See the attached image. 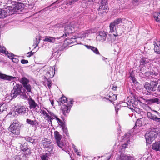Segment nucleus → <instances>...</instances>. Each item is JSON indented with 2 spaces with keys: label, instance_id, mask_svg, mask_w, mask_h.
Returning a JSON list of instances; mask_svg holds the SVG:
<instances>
[{
  "label": "nucleus",
  "instance_id": "1",
  "mask_svg": "<svg viewBox=\"0 0 160 160\" xmlns=\"http://www.w3.org/2000/svg\"><path fill=\"white\" fill-rule=\"evenodd\" d=\"M73 25V23L72 22L70 24L68 25L67 26H66L64 28L65 31L64 33V34H63L62 36H61V37L56 38L51 37H47L45 38L43 41L50 43H54L55 42L56 39L58 40L60 39L62 37L63 38L66 37L68 35L69 33H72L73 31H74V30H75L78 28V27L76 26H72Z\"/></svg>",
  "mask_w": 160,
  "mask_h": 160
},
{
  "label": "nucleus",
  "instance_id": "2",
  "mask_svg": "<svg viewBox=\"0 0 160 160\" xmlns=\"http://www.w3.org/2000/svg\"><path fill=\"white\" fill-rule=\"evenodd\" d=\"M18 95L20 96L21 98L24 100L27 99L25 90L22 86L18 85L14 86L13 89L11 91V96L13 98H16Z\"/></svg>",
  "mask_w": 160,
  "mask_h": 160
},
{
  "label": "nucleus",
  "instance_id": "3",
  "mask_svg": "<svg viewBox=\"0 0 160 160\" xmlns=\"http://www.w3.org/2000/svg\"><path fill=\"white\" fill-rule=\"evenodd\" d=\"M21 125L19 122L16 120H14L8 128L9 131L15 135L20 134Z\"/></svg>",
  "mask_w": 160,
  "mask_h": 160
},
{
  "label": "nucleus",
  "instance_id": "4",
  "mask_svg": "<svg viewBox=\"0 0 160 160\" xmlns=\"http://www.w3.org/2000/svg\"><path fill=\"white\" fill-rule=\"evenodd\" d=\"M46 109L47 111L42 109H41L40 113L44 119L47 120L49 124H52L53 118L52 114H54V113L52 112L48 111Z\"/></svg>",
  "mask_w": 160,
  "mask_h": 160
},
{
  "label": "nucleus",
  "instance_id": "5",
  "mask_svg": "<svg viewBox=\"0 0 160 160\" xmlns=\"http://www.w3.org/2000/svg\"><path fill=\"white\" fill-rule=\"evenodd\" d=\"M158 134L156 131L151 130L148 133H146L145 135V138L147 143H151L157 137Z\"/></svg>",
  "mask_w": 160,
  "mask_h": 160
},
{
  "label": "nucleus",
  "instance_id": "6",
  "mask_svg": "<svg viewBox=\"0 0 160 160\" xmlns=\"http://www.w3.org/2000/svg\"><path fill=\"white\" fill-rule=\"evenodd\" d=\"M8 4H11L14 6V11L15 12H19L22 11L23 9V4L22 3L17 4V2L14 0H8Z\"/></svg>",
  "mask_w": 160,
  "mask_h": 160
},
{
  "label": "nucleus",
  "instance_id": "7",
  "mask_svg": "<svg viewBox=\"0 0 160 160\" xmlns=\"http://www.w3.org/2000/svg\"><path fill=\"white\" fill-rule=\"evenodd\" d=\"M155 113H157L158 114V112L156 111H154L152 112H148L147 113V116L150 119L160 123V118L158 117L157 116Z\"/></svg>",
  "mask_w": 160,
  "mask_h": 160
},
{
  "label": "nucleus",
  "instance_id": "8",
  "mask_svg": "<svg viewBox=\"0 0 160 160\" xmlns=\"http://www.w3.org/2000/svg\"><path fill=\"white\" fill-rule=\"evenodd\" d=\"M71 107V105L68 103H65L62 105L61 109L64 115H66V113L70 112Z\"/></svg>",
  "mask_w": 160,
  "mask_h": 160
},
{
  "label": "nucleus",
  "instance_id": "9",
  "mask_svg": "<svg viewBox=\"0 0 160 160\" xmlns=\"http://www.w3.org/2000/svg\"><path fill=\"white\" fill-rule=\"evenodd\" d=\"M55 68L50 67H48L45 70L46 72V76L48 78H52L54 76L55 74L54 69Z\"/></svg>",
  "mask_w": 160,
  "mask_h": 160
},
{
  "label": "nucleus",
  "instance_id": "10",
  "mask_svg": "<svg viewBox=\"0 0 160 160\" xmlns=\"http://www.w3.org/2000/svg\"><path fill=\"white\" fill-rule=\"evenodd\" d=\"M107 34L106 32L104 31L99 32L98 35L96 37L97 41H105L106 38Z\"/></svg>",
  "mask_w": 160,
  "mask_h": 160
},
{
  "label": "nucleus",
  "instance_id": "11",
  "mask_svg": "<svg viewBox=\"0 0 160 160\" xmlns=\"http://www.w3.org/2000/svg\"><path fill=\"white\" fill-rule=\"evenodd\" d=\"M27 99L28 100V103L29 105V107L31 109H34L38 106V104L35 101L31 98H27Z\"/></svg>",
  "mask_w": 160,
  "mask_h": 160
},
{
  "label": "nucleus",
  "instance_id": "12",
  "mask_svg": "<svg viewBox=\"0 0 160 160\" xmlns=\"http://www.w3.org/2000/svg\"><path fill=\"white\" fill-rule=\"evenodd\" d=\"M5 9L7 13V14H8V15H12L15 12V11H14V6L12 5V6H7V8H5Z\"/></svg>",
  "mask_w": 160,
  "mask_h": 160
},
{
  "label": "nucleus",
  "instance_id": "13",
  "mask_svg": "<svg viewBox=\"0 0 160 160\" xmlns=\"http://www.w3.org/2000/svg\"><path fill=\"white\" fill-rule=\"evenodd\" d=\"M101 5L100 6L99 9V10L101 11L102 10H105V12H107L108 10V5L106 4L105 2L102 0L101 2Z\"/></svg>",
  "mask_w": 160,
  "mask_h": 160
},
{
  "label": "nucleus",
  "instance_id": "14",
  "mask_svg": "<svg viewBox=\"0 0 160 160\" xmlns=\"http://www.w3.org/2000/svg\"><path fill=\"white\" fill-rule=\"evenodd\" d=\"M92 33L91 30H89L86 31L85 32H82L79 34L78 36V38H84L87 37L90 33Z\"/></svg>",
  "mask_w": 160,
  "mask_h": 160
},
{
  "label": "nucleus",
  "instance_id": "15",
  "mask_svg": "<svg viewBox=\"0 0 160 160\" xmlns=\"http://www.w3.org/2000/svg\"><path fill=\"white\" fill-rule=\"evenodd\" d=\"M28 108L24 106H19L16 109V111L19 113L24 114L28 110Z\"/></svg>",
  "mask_w": 160,
  "mask_h": 160
},
{
  "label": "nucleus",
  "instance_id": "16",
  "mask_svg": "<svg viewBox=\"0 0 160 160\" xmlns=\"http://www.w3.org/2000/svg\"><path fill=\"white\" fill-rule=\"evenodd\" d=\"M52 116H53V120L54 119H56V120L57 121V122L58 123V124L61 126L62 127V129H64V128L63 127V125H64L63 122L61 120H60L59 118L58 117L55 115L52 114ZM64 131V130H63ZM67 129H65L64 131L66 132L67 131Z\"/></svg>",
  "mask_w": 160,
  "mask_h": 160
},
{
  "label": "nucleus",
  "instance_id": "17",
  "mask_svg": "<svg viewBox=\"0 0 160 160\" xmlns=\"http://www.w3.org/2000/svg\"><path fill=\"white\" fill-rule=\"evenodd\" d=\"M15 77H14L10 76H8L5 74H2L0 72V79H2L10 81L12 80Z\"/></svg>",
  "mask_w": 160,
  "mask_h": 160
},
{
  "label": "nucleus",
  "instance_id": "18",
  "mask_svg": "<svg viewBox=\"0 0 160 160\" xmlns=\"http://www.w3.org/2000/svg\"><path fill=\"white\" fill-rule=\"evenodd\" d=\"M154 50L157 53L160 54V42H157V43L154 42Z\"/></svg>",
  "mask_w": 160,
  "mask_h": 160
},
{
  "label": "nucleus",
  "instance_id": "19",
  "mask_svg": "<svg viewBox=\"0 0 160 160\" xmlns=\"http://www.w3.org/2000/svg\"><path fill=\"white\" fill-rule=\"evenodd\" d=\"M85 46L88 49H91L96 54H100V53L97 48L94 47H92L91 46H89L88 45H85Z\"/></svg>",
  "mask_w": 160,
  "mask_h": 160
},
{
  "label": "nucleus",
  "instance_id": "20",
  "mask_svg": "<svg viewBox=\"0 0 160 160\" xmlns=\"http://www.w3.org/2000/svg\"><path fill=\"white\" fill-rule=\"evenodd\" d=\"M26 122L32 126H37L38 124V122L36 120H32L30 119H27L26 120Z\"/></svg>",
  "mask_w": 160,
  "mask_h": 160
},
{
  "label": "nucleus",
  "instance_id": "21",
  "mask_svg": "<svg viewBox=\"0 0 160 160\" xmlns=\"http://www.w3.org/2000/svg\"><path fill=\"white\" fill-rule=\"evenodd\" d=\"M120 160H134L133 157L124 154H121L120 157Z\"/></svg>",
  "mask_w": 160,
  "mask_h": 160
},
{
  "label": "nucleus",
  "instance_id": "22",
  "mask_svg": "<svg viewBox=\"0 0 160 160\" xmlns=\"http://www.w3.org/2000/svg\"><path fill=\"white\" fill-rule=\"evenodd\" d=\"M152 149L156 151H160V141L154 143L152 145Z\"/></svg>",
  "mask_w": 160,
  "mask_h": 160
},
{
  "label": "nucleus",
  "instance_id": "23",
  "mask_svg": "<svg viewBox=\"0 0 160 160\" xmlns=\"http://www.w3.org/2000/svg\"><path fill=\"white\" fill-rule=\"evenodd\" d=\"M153 17L157 22H160V13L154 12L152 14Z\"/></svg>",
  "mask_w": 160,
  "mask_h": 160
},
{
  "label": "nucleus",
  "instance_id": "24",
  "mask_svg": "<svg viewBox=\"0 0 160 160\" xmlns=\"http://www.w3.org/2000/svg\"><path fill=\"white\" fill-rule=\"evenodd\" d=\"M67 99L65 97H62L60 98L58 101L59 105H60L64 104L65 103H68L66 102Z\"/></svg>",
  "mask_w": 160,
  "mask_h": 160
},
{
  "label": "nucleus",
  "instance_id": "25",
  "mask_svg": "<svg viewBox=\"0 0 160 160\" xmlns=\"http://www.w3.org/2000/svg\"><path fill=\"white\" fill-rule=\"evenodd\" d=\"M19 81L23 86L28 83L29 81L25 77H22L19 79Z\"/></svg>",
  "mask_w": 160,
  "mask_h": 160
},
{
  "label": "nucleus",
  "instance_id": "26",
  "mask_svg": "<svg viewBox=\"0 0 160 160\" xmlns=\"http://www.w3.org/2000/svg\"><path fill=\"white\" fill-rule=\"evenodd\" d=\"M54 137L56 142L60 141L62 138V136L59 134L58 131H55L54 132Z\"/></svg>",
  "mask_w": 160,
  "mask_h": 160
},
{
  "label": "nucleus",
  "instance_id": "27",
  "mask_svg": "<svg viewBox=\"0 0 160 160\" xmlns=\"http://www.w3.org/2000/svg\"><path fill=\"white\" fill-rule=\"evenodd\" d=\"M117 27V26L112 22L109 25L110 32H114L116 30Z\"/></svg>",
  "mask_w": 160,
  "mask_h": 160
},
{
  "label": "nucleus",
  "instance_id": "28",
  "mask_svg": "<svg viewBox=\"0 0 160 160\" xmlns=\"http://www.w3.org/2000/svg\"><path fill=\"white\" fill-rule=\"evenodd\" d=\"M57 145L61 148L62 150H64L66 147V144L61 141H60L56 142Z\"/></svg>",
  "mask_w": 160,
  "mask_h": 160
},
{
  "label": "nucleus",
  "instance_id": "29",
  "mask_svg": "<svg viewBox=\"0 0 160 160\" xmlns=\"http://www.w3.org/2000/svg\"><path fill=\"white\" fill-rule=\"evenodd\" d=\"M14 56V55L12 54H9L8 55V57L10 58L11 59L13 62L16 63H17L18 62L19 60L18 58L13 57V56Z\"/></svg>",
  "mask_w": 160,
  "mask_h": 160
},
{
  "label": "nucleus",
  "instance_id": "30",
  "mask_svg": "<svg viewBox=\"0 0 160 160\" xmlns=\"http://www.w3.org/2000/svg\"><path fill=\"white\" fill-rule=\"evenodd\" d=\"M0 12H1L0 13H0V18H4L8 16V14H7V13L5 9H1Z\"/></svg>",
  "mask_w": 160,
  "mask_h": 160
},
{
  "label": "nucleus",
  "instance_id": "31",
  "mask_svg": "<svg viewBox=\"0 0 160 160\" xmlns=\"http://www.w3.org/2000/svg\"><path fill=\"white\" fill-rule=\"evenodd\" d=\"M144 87L148 92H150L153 90V89L152 88V86H151V85L150 83H146L144 86Z\"/></svg>",
  "mask_w": 160,
  "mask_h": 160
},
{
  "label": "nucleus",
  "instance_id": "32",
  "mask_svg": "<svg viewBox=\"0 0 160 160\" xmlns=\"http://www.w3.org/2000/svg\"><path fill=\"white\" fill-rule=\"evenodd\" d=\"M23 87L25 88V90H26L27 92H31V86L28 83L26 85L23 86Z\"/></svg>",
  "mask_w": 160,
  "mask_h": 160
},
{
  "label": "nucleus",
  "instance_id": "33",
  "mask_svg": "<svg viewBox=\"0 0 160 160\" xmlns=\"http://www.w3.org/2000/svg\"><path fill=\"white\" fill-rule=\"evenodd\" d=\"M22 139H24V140H25L26 141H28L29 142H30L33 144L34 143V139H33L31 137H29L27 138H22Z\"/></svg>",
  "mask_w": 160,
  "mask_h": 160
},
{
  "label": "nucleus",
  "instance_id": "34",
  "mask_svg": "<svg viewBox=\"0 0 160 160\" xmlns=\"http://www.w3.org/2000/svg\"><path fill=\"white\" fill-rule=\"evenodd\" d=\"M142 120H143V119H142L141 118L138 119L137 121L136 122L135 126H141L143 125L144 124V123H142Z\"/></svg>",
  "mask_w": 160,
  "mask_h": 160
},
{
  "label": "nucleus",
  "instance_id": "35",
  "mask_svg": "<svg viewBox=\"0 0 160 160\" xmlns=\"http://www.w3.org/2000/svg\"><path fill=\"white\" fill-rule=\"evenodd\" d=\"M150 84L151 86H152V88L153 89V88H155L156 87L158 83L156 81H154L152 80L150 82Z\"/></svg>",
  "mask_w": 160,
  "mask_h": 160
},
{
  "label": "nucleus",
  "instance_id": "36",
  "mask_svg": "<svg viewBox=\"0 0 160 160\" xmlns=\"http://www.w3.org/2000/svg\"><path fill=\"white\" fill-rule=\"evenodd\" d=\"M122 20L121 18H117L114 20L112 22L117 26L118 25L122 23Z\"/></svg>",
  "mask_w": 160,
  "mask_h": 160
},
{
  "label": "nucleus",
  "instance_id": "37",
  "mask_svg": "<svg viewBox=\"0 0 160 160\" xmlns=\"http://www.w3.org/2000/svg\"><path fill=\"white\" fill-rule=\"evenodd\" d=\"M142 103H147V104L150 103V99H145L143 98H142L141 99V100H140Z\"/></svg>",
  "mask_w": 160,
  "mask_h": 160
},
{
  "label": "nucleus",
  "instance_id": "38",
  "mask_svg": "<svg viewBox=\"0 0 160 160\" xmlns=\"http://www.w3.org/2000/svg\"><path fill=\"white\" fill-rule=\"evenodd\" d=\"M129 139H127V141L126 142H124V143L122 144V149H125L127 147L128 145V144L129 143Z\"/></svg>",
  "mask_w": 160,
  "mask_h": 160
},
{
  "label": "nucleus",
  "instance_id": "39",
  "mask_svg": "<svg viewBox=\"0 0 160 160\" xmlns=\"http://www.w3.org/2000/svg\"><path fill=\"white\" fill-rule=\"evenodd\" d=\"M27 143H24L21 146L20 148L23 151H25V149L27 148Z\"/></svg>",
  "mask_w": 160,
  "mask_h": 160
},
{
  "label": "nucleus",
  "instance_id": "40",
  "mask_svg": "<svg viewBox=\"0 0 160 160\" xmlns=\"http://www.w3.org/2000/svg\"><path fill=\"white\" fill-rule=\"evenodd\" d=\"M159 101V99L157 98H154L153 99H150V103H154L155 102H158Z\"/></svg>",
  "mask_w": 160,
  "mask_h": 160
},
{
  "label": "nucleus",
  "instance_id": "41",
  "mask_svg": "<svg viewBox=\"0 0 160 160\" xmlns=\"http://www.w3.org/2000/svg\"><path fill=\"white\" fill-rule=\"evenodd\" d=\"M35 39H36V41L34 42V45H36V46H37L38 44L39 43L40 39L39 38H35Z\"/></svg>",
  "mask_w": 160,
  "mask_h": 160
},
{
  "label": "nucleus",
  "instance_id": "42",
  "mask_svg": "<svg viewBox=\"0 0 160 160\" xmlns=\"http://www.w3.org/2000/svg\"><path fill=\"white\" fill-rule=\"evenodd\" d=\"M42 160H48V157L46 154H43L41 157Z\"/></svg>",
  "mask_w": 160,
  "mask_h": 160
},
{
  "label": "nucleus",
  "instance_id": "43",
  "mask_svg": "<svg viewBox=\"0 0 160 160\" xmlns=\"http://www.w3.org/2000/svg\"><path fill=\"white\" fill-rule=\"evenodd\" d=\"M140 63L141 65H143L144 64H146L145 59L142 58L140 60Z\"/></svg>",
  "mask_w": 160,
  "mask_h": 160
},
{
  "label": "nucleus",
  "instance_id": "44",
  "mask_svg": "<svg viewBox=\"0 0 160 160\" xmlns=\"http://www.w3.org/2000/svg\"><path fill=\"white\" fill-rule=\"evenodd\" d=\"M72 147L73 148L74 150L75 151V152L78 155H79L80 154H79V153L78 152V150L76 148L75 146L73 144H72Z\"/></svg>",
  "mask_w": 160,
  "mask_h": 160
},
{
  "label": "nucleus",
  "instance_id": "45",
  "mask_svg": "<svg viewBox=\"0 0 160 160\" xmlns=\"http://www.w3.org/2000/svg\"><path fill=\"white\" fill-rule=\"evenodd\" d=\"M4 105V104H0V113H1L2 112L4 111V109L3 108Z\"/></svg>",
  "mask_w": 160,
  "mask_h": 160
},
{
  "label": "nucleus",
  "instance_id": "46",
  "mask_svg": "<svg viewBox=\"0 0 160 160\" xmlns=\"http://www.w3.org/2000/svg\"><path fill=\"white\" fill-rule=\"evenodd\" d=\"M25 153L26 154H30L31 153L30 151V150L27 148L26 149H25Z\"/></svg>",
  "mask_w": 160,
  "mask_h": 160
},
{
  "label": "nucleus",
  "instance_id": "47",
  "mask_svg": "<svg viewBox=\"0 0 160 160\" xmlns=\"http://www.w3.org/2000/svg\"><path fill=\"white\" fill-rule=\"evenodd\" d=\"M21 62L22 64H26L28 63V61L27 60L22 59L21 60Z\"/></svg>",
  "mask_w": 160,
  "mask_h": 160
},
{
  "label": "nucleus",
  "instance_id": "48",
  "mask_svg": "<svg viewBox=\"0 0 160 160\" xmlns=\"http://www.w3.org/2000/svg\"><path fill=\"white\" fill-rule=\"evenodd\" d=\"M33 54L32 51L28 52L27 53V56L28 57H30L31 55Z\"/></svg>",
  "mask_w": 160,
  "mask_h": 160
},
{
  "label": "nucleus",
  "instance_id": "49",
  "mask_svg": "<svg viewBox=\"0 0 160 160\" xmlns=\"http://www.w3.org/2000/svg\"><path fill=\"white\" fill-rule=\"evenodd\" d=\"M13 160H20V158L19 156H17L14 157Z\"/></svg>",
  "mask_w": 160,
  "mask_h": 160
},
{
  "label": "nucleus",
  "instance_id": "50",
  "mask_svg": "<svg viewBox=\"0 0 160 160\" xmlns=\"http://www.w3.org/2000/svg\"><path fill=\"white\" fill-rule=\"evenodd\" d=\"M157 90L158 92H160V84L158 85Z\"/></svg>",
  "mask_w": 160,
  "mask_h": 160
},
{
  "label": "nucleus",
  "instance_id": "51",
  "mask_svg": "<svg viewBox=\"0 0 160 160\" xmlns=\"http://www.w3.org/2000/svg\"><path fill=\"white\" fill-rule=\"evenodd\" d=\"M117 87L116 86H113L112 87V89L114 91H116V90Z\"/></svg>",
  "mask_w": 160,
  "mask_h": 160
},
{
  "label": "nucleus",
  "instance_id": "52",
  "mask_svg": "<svg viewBox=\"0 0 160 160\" xmlns=\"http://www.w3.org/2000/svg\"><path fill=\"white\" fill-rule=\"evenodd\" d=\"M50 100V102H51V104L52 106H53L54 105V104L53 100Z\"/></svg>",
  "mask_w": 160,
  "mask_h": 160
},
{
  "label": "nucleus",
  "instance_id": "53",
  "mask_svg": "<svg viewBox=\"0 0 160 160\" xmlns=\"http://www.w3.org/2000/svg\"><path fill=\"white\" fill-rule=\"evenodd\" d=\"M48 86L49 87V88H50V87L51 86V83H50L48 84Z\"/></svg>",
  "mask_w": 160,
  "mask_h": 160
},
{
  "label": "nucleus",
  "instance_id": "54",
  "mask_svg": "<svg viewBox=\"0 0 160 160\" xmlns=\"http://www.w3.org/2000/svg\"><path fill=\"white\" fill-rule=\"evenodd\" d=\"M19 1L24 2L25 0H17Z\"/></svg>",
  "mask_w": 160,
  "mask_h": 160
},
{
  "label": "nucleus",
  "instance_id": "55",
  "mask_svg": "<svg viewBox=\"0 0 160 160\" xmlns=\"http://www.w3.org/2000/svg\"><path fill=\"white\" fill-rule=\"evenodd\" d=\"M113 35L115 37L117 36L118 35L117 34H113Z\"/></svg>",
  "mask_w": 160,
  "mask_h": 160
},
{
  "label": "nucleus",
  "instance_id": "56",
  "mask_svg": "<svg viewBox=\"0 0 160 160\" xmlns=\"http://www.w3.org/2000/svg\"><path fill=\"white\" fill-rule=\"evenodd\" d=\"M147 160H150V158H147Z\"/></svg>",
  "mask_w": 160,
  "mask_h": 160
},
{
  "label": "nucleus",
  "instance_id": "57",
  "mask_svg": "<svg viewBox=\"0 0 160 160\" xmlns=\"http://www.w3.org/2000/svg\"><path fill=\"white\" fill-rule=\"evenodd\" d=\"M72 102H73V101H72V100H71L70 101V104H72L73 103Z\"/></svg>",
  "mask_w": 160,
  "mask_h": 160
},
{
  "label": "nucleus",
  "instance_id": "58",
  "mask_svg": "<svg viewBox=\"0 0 160 160\" xmlns=\"http://www.w3.org/2000/svg\"><path fill=\"white\" fill-rule=\"evenodd\" d=\"M55 2H54V3H52L51 6Z\"/></svg>",
  "mask_w": 160,
  "mask_h": 160
},
{
  "label": "nucleus",
  "instance_id": "59",
  "mask_svg": "<svg viewBox=\"0 0 160 160\" xmlns=\"http://www.w3.org/2000/svg\"><path fill=\"white\" fill-rule=\"evenodd\" d=\"M117 112H118V111H116V113H117Z\"/></svg>",
  "mask_w": 160,
  "mask_h": 160
},
{
  "label": "nucleus",
  "instance_id": "60",
  "mask_svg": "<svg viewBox=\"0 0 160 160\" xmlns=\"http://www.w3.org/2000/svg\"><path fill=\"white\" fill-rule=\"evenodd\" d=\"M125 139H125V138H124V140H125Z\"/></svg>",
  "mask_w": 160,
  "mask_h": 160
},
{
  "label": "nucleus",
  "instance_id": "61",
  "mask_svg": "<svg viewBox=\"0 0 160 160\" xmlns=\"http://www.w3.org/2000/svg\"><path fill=\"white\" fill-rule=\"evenodd\" d=\"M159 134H160V132H159Z\"/></svg>",
  "mask_w": 160,
  "mask_h": 160
}]
</instances>
